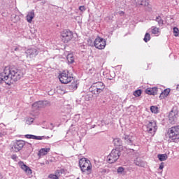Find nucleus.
I'll use <instances>...</instances> for the list:
<instances>
[{"label":"nucleus","mask_w":179,"mask_h":179,"mask_svg":"<svg viewBox=\"0 0 179 179\" xmlns=\"http://www.w3.org/2000/svg\"><path fill=\"white\" fill-rule=\"evenodd\" d=\"M26 73L24 69L9 68L5 67L3 71V76L4 78V83L10 86L13 82L20 80Z\"/></svg>","instance_id":"1"},{"label":"nucleus","mask_w":179,"mask_h":179,"mask_svg":"<svg viewBox=\"0 0 179 179\" xmlns=\"http://www.w3.org/2000/svg\"><path fill=\"white\" fill-rule=\"evenodd\" d=\"M79 166L83 173H85V171H90V170H92V164L90 163V160L86 158H81L80 159Z\"/></svg>","instance_id":"2"},{"label":"nucleus","mask_w":179,"mask_h":179,"mask_svg":"<svg viewBox=\"0 0 179 179\" xmlns=\"http://www.w3.org/2000/svg\"><path fill=\"white\" fill-rule=\"evenodd\" d=\"M120 156H121V152L119 150L113 149L110 155H108L107 160L110 164H113L120 159Z\"/></svg>","instance_id":"3"},{"label":"nucleus","mask_w":179,"mask_h":179,"mask_svg":"<svg viewBox=\"0 0 179 179\" xmlns=\"http://www.w3.org/2000/svg\"><path fill=\"white\" fill-rule=\"evenodd\" d=\"M169 141H176L179 139V126L173 127L169 131Z\"/></svg>","instance_id":"4"},{"label":"nucleus","mask_w":179,"mask_h":179,"mask_svg":"<svg viewBox=\"0 0 179 179\" xmlns=\"http://www.w3.org/2000/svg\"><path fill=\"white\" fill-rule=\"evenodd\" d=\"M62 41L66 44L73 38V33L70 30L65 29L61 33Z\"/></svg>","instance_id":"5"},{"label":"nucleus","mask_w":179,"mask_h":179,"mask_svg":"<svg viewBox=\"0 0 179 179\" xmlns=\"http://www.w3.org/2000/svg\"><path fill=\"white\" fill-rule=\"evenodd\" d=\"M59 79L61 83L66 84L69 82H72L73 77L69 76L68 71H63L61 74L59 75Z\"/></svg>","instance_id":"6"},{"label":"nucleus","mask_w":179,"mask_h":179,"mask_svg":"<svg viewBox=\"0 0 179 179\" xmlns=\"http://www.w3.org/2000/svg\"><path fill=\"white\" fill-rule=\"evenodd\" d=\"M106 39L102 38L100 36H98L94 42L95 48H97L98 50H104V48H106Z\"/></svg>","instance_id":"7"},{"label":"nucleus","mask_w":179,"mask_h":179,"mask_svg":"<svg viewBox=\"0 0 179 179\" xmlns=\"http://www.w3.org/2000/svg\"><path fill=\"white\" fill-rule=\"evenodd\" d=\"M91 87L94 88V93L100 94V93H102L103 90L106 88V85H104L103 82H96L94 83Z\"/></svg>","instance_id":"8"},{"label":"nucleus","mask_w":179,"mask_h":179,"mask_svg":"<svg viewBox=\"0 0 179 179\" xmlns=\"http://www.w3.org/2000/svg\"><path fill=\"white\" fill-rule=\"evenodd\" d=\"M146 128L147 132L153 136L155 134H156V131H157V124H156L155 121L152 120L148 122V124L146 125Z\"/></svg>","instance_id":"9"},{"label":"nucleus","mask_w":179,"mask_h":179,"mask_svg":"<svg viewBox=\"0 0 179 179\" xmlns=\"http://www.w3.org/2000/svg\"><path fill=\"white\" fill-rule=\"evenodd\" d=\"M177 117H178V112L176 110L173 109L169 115V121L170 124L177 122Z\"/></svg>","instance_id":"10"},{"label":"nucleus","mask_w":179,"mask_h":179,"mask_svg":"<svg viewBox=\"0 0 179 179\" xmlns=\"http://www.w3.org/2000/svg\"><path fill=\"white\" fill-rule=\"evenodd\" d=\"M24 146V141L22 140L17 141L15 143H14L12 150L13 152H20V150H22V148Z\"/></svg>","instance_id":"11"},{"label":"nucleus","mask_w":179,"mask_h":179,"mask_svg":"<svg viewBox=\"0 0 179 179\" xmlns=\"http://www.w3.org/2000/svg\"><path fill=\"white\" fill-rule=\"evenodd\" d=\"M123 139L127 145H132L135 141V136H134V134L131 133L129 135H124Z\"/></svg>","instance_id":"12"},{"label":"nucleus","mask_w":179,"mask_h":179,"mask_svg":"<svg viewBox=\"0 0 179 179\" xmlns=\"http://www.w3.org/2000/svg\"><path fill=\"white\" fill-rule=\"evenodd\" d=\"M27 58H34L36 55H38V50L36 48H30L26 51Z\"/></svg>","instance_id":"13"},{"label":"nucleus","mask_w":179,"mask_h":179,"mask_svg":"<svg viewBox=\"0 0 179 179\" xmlns=\"http://www.w3.org/2000/svg\"><path fill=\"white\" fill-rule=\"evenodd\" d=\"M18 165L20 167V169H22V170H23V171H24V173H26V174L30 175L33 173L31 171V169H30V167H29L26 164H24V163H23V162H22V161L19 162Z\"/></svg>","instance_id":"14"},{"label":"nucleus","mask_w":179,"mask_h":179,"mask_svg":"<svg viewBox=\"0 0 179 179\" xmlns=\"http://www.w3.org/2000/svg\"><path fill=\"white\" fill-rule=\"evenodd\" d=\"M46 104L47 101H39L33 103L32 107L34 110H37V108H41L44 107V106H45Z\"/></svg>","instance_id":"15"},{"label":"nucleus","mask_w":179,"mask_h":179,"mask_svg":"<svg viewBox=\"0 0 179 179\" xmlns=\"http://www.w3.org/2000/svg\"><path fill=\"white\" fill-rule=\"evenodd\" d=\"M34 16H36V15L34 14V10H32L30 12H28L27 15V21L28 22V23H31V22H33V19H34Z\"/></svg>","instance_id":"16"},{"label":"nucleus","mask_w":179,"mask_h":179,"mask_svg":"<svg viewBox=\"0 0 179 179\" xmlns=\"http://www.w3.org/2000/svg\"><path fill=\"white\" fill-rule=\"evenodd\" d=\"M146 94H150L155 96V94H157V87H154L151 88H148L145 90Z\"/></svg>","instance_id":"17"},{"label":"nucleus","mask_w":179,"mask_h":179,"mask_svg":"<svg viewBox=\"0 0 179 179\" xmlns=\"http://www.w3.org/2000/svg\"><path fill=\"white\" fill-rule=\"evenodd\" d=\"M50 148H41L38 153V157H43V156H45L46 155H48V152H50Z\"/></svg>","instance_id":"18"},{"label":"nucleus","mask_w":179,"mask_h":179,"mask_svg":"<svg viewBox=\"0 0 179 179\" xmlns=\"http://www.w3.org/2000/svg\"><path fill=\"white\" fill-rule=\"evenodd\" d=\"M134 164L136 166H138L139 167H145V166H146V163L140 158H136L134 160Z\"/></svg>","instance_id":"19"},{"label":"nucleus","mask_w":179,"mask_h":179,"mask_svg":"<svg viewBox=\"0 0 179 179\" xmlns=\"http://www.w3.org/2000/svg\"><path fill=\"white\" fill-rule=\"evenodd\" d=\"M169 94H170V89H166L161 93L159 99H164V97H167Z\"/></svg>","instance_id":"20"},{"label":"nucleus","mask_w":179,"mask_h":179,"mask_svg":"<svg viewBox=\"0 0 179 179\" xmlns=\"http://www.w3.org/2000/svg\"><path fill=\"white\" fill-rule=\"evenodd\" d=\"M151 33L155 36H159V34H160V29L156 27H152Z\"/></svg>","instance_id":"21"},{"label":"nucleus","mask_w":179,"mask_h":179,"mask_svg":"<svg viewBox=\"0 0 179 179\" xmlns=\"http://www.w3.org/2000/svg\"><path fill=\"white\" fill-rule=\"evenodd\" d=\"M66 59L69 64H73L75 62V57H73V54H69Z\"/></svg>","instance_id":"22"},{"label":"nucleus","mask_w":179,"mask_h":179,"mask_svg":"<svg viewBox=\"0 0 179 179\" xmlns=\"http://www.w3.org/2000/svg\"><path fill=\"white\" fill-rule=\"evenodd\" d=\"M157 157H158L159 160H160V162H164L168 158L166 154H159L157 155Z\"/></svg>","instance_id":"23"},{"label":"nucleus","mask_w":179,"mask_h":179,"mask_svg":"<svg viewBox=\"0 0 179 179\" xmlns=\"http://www.w3.org/2000/svg\"><path fill=\"white\" fill-rule=\"evenodd\" d=\"M115 146H122V141L120 138H115L113 140Z\"/></svg>","instance_id":"24"},{"label":"nucleus","mask_w":179,"mask_h":179,"mask_svg":"<svg viewBox=\"0 0 179 179\" xmlns=\"http://www.w3.org/2000/svg\"><path fill=\"white\" fill-rule=\"evenodd\" d=\"M138 5H142L143 6H148L149 5V1L148 0H138Z\"/></svg>","instance_id":"25"},{"label":"nucleus","mask_w":179,"mask_h":179,"mask_svg":"<svg viewBox=\"0 0 179 179\" xmlns=\"http://www.w3.org/2000/svg\"><path fill=\"white\" fill-rule=\"evenodd\" d=\"M155 22H157L159 26H163L164 24V21L162 20V17L157 16L155 19Z\"/></svg>","instance_id":"26"},{"label":"nucleus","mask_w":179,"mask_h":179,"mask_svg":"<svg viewBox=\"0 0 179 179\" xmlns=\"http://www.w3.org/2000/svg\"><path fill=\"white\" fill-rule=\"evenodd\" d=\"M150 111L154 114H157V113H159V108L157 106H152L150 107Z\"/></svg>","instance_id":"27"},{"label":"nucleus","mask_w":179,"mask_h":179,"mask_svg":"<svg viewBox=\"0 0 179 179\" xmlns=\"http://www.w3.org/2000/svg\"><path fill=\"white\" fill-rule=\"evenodd\" d=\"M11 20L14 23H16V22H18V20H19V17L16 14H13V15H11Z\"/></svg>","instance_id":"28"},{"label":"nucleus","mask_w":179,"mask_h":179,"mask_svg":"<svg viewBox=\"0 0 179 179\" xmlns=\"http://www.w3.org/2000/svg\"><path fill=\"white\" fill-rule=\"evenodd\" d=\"M78 82L72 83L70 85V89H71V90H76V89H78Z\"/></svg>","instance_id":"29"},{"label":"nucleus","mask_w":179,"mask_h":179,"mask_svg":"<svg viewBox=\"0 0 179 179\" xmlns=\"http://www.w3.org/2000/svg\"><path fill=\"white\" fill-rule=\"evenodd\" d=\"M143 40H144L145 43H148V41H150V34L149 33H146Z\"/></svg>","instance_id":"30"},{"label":"nucleus","mask_w":179,"mask_h":179,"mask_svg":"<svg viewBox=\"0 0 179 179\" xmlns=\"http://www.w3.org/2000/svg\"><path fill=\"white\" fill-rule=\"evenodd\" d=\"M141 94H142V90H137L134 92V96H135V97H139Z\"/></svg>","instance_id":"31"},{"label":"nucleus","mask_w":179,"mask_h":179,"mask_svg":"<svg viewBox=\"0 0 179 179\" xmlns=\"http://www.w3.org/2000/svg\"><path fill=\"white\" fill-rule=\"evenodd\" d=\"M173 34H174L175 37H178V34H179L178 28L173 27Z\"/></svg>","instance_id":"32"},{"label":"nucleus","mask_w":179,"mask_h":179,"mask_svg":"<svg viewBox=\"0 0 179 179\" xmlns=\"http://www.w3.org/2000/svg\"><path fill=\"white\" fill-rule=\"evenodd\" d=\"M34 122V119L33 117H29L27 120V124H28V125H31V124H33Z\"/></svg>","instance_id":"33"},{"label":"nucleus","mask_w":179,"mask_h":179,"mask_svg":"<svg viewBox=\"0 0 179 179\" xmlns=\"http://www.w3.org/2000/svg\"><path fill=\"white\" fill-rule=\"evenodd\" d=\"M1 83H5V78L3 77V73H0V85Z\"/></svg>","instance_id":"34"},{"label":"nucleus","mask_w":179,"mask_h":179,"mask_svg":"<svg viewBox=\"0 0 179 179\" xmlns=\"http://www.w3.org/2000/svg\"><path fill=\"white\" fill-rule=\"evenodd\" d=\"M49 178H51V179H58V176L55 175V174H50V175H49Z\"/></svg>","instance_id":"35"},{"label":"nucleus","mask_w":179,"mask_h":179,"mask_svg":"<svg viewBox=\"0 0 179 179\" xmlns=\"http://www.w3.org/2000/svg\"><path fill=\"white\" fill-rule=\"evenodd\" d=\"M124 167H119L118 169H117V173L120 174V173H124Z\"/></svg>","instance_id":"36"},{"label":"nucleus","mask_w":179,"mask_h":179,"mask_svg":"<svg viewBox=\"0 0 179 179\" xmlns=\"http://www.w3.org/2000/svg\"><path fill=\"white\" fill-rule=\"evenodd\" d=\"M25 138H27V139H34V135L27 134V135H25Z\"/></svg>","instance_id":"37"},{"label":"nucleus","mask_w":179,"mask_h":179,"mask_svg":"<svg viewBox=\"0 0 179 179\" xmlns=\"http://www.w3.org/2000/svg\"><path fill=\"white\" fill-rule=\"evenodd\" d=\"M75 20L78 22V23H82V20L80 19V16H76Z\"/></svg>","instance_id":"38"},{"label":"nucleus","mask_w":179,"mask_h":179,"mask_svg":"<svg viewBox=\"0 0 179 179\" xmlns=\"http://www.w3.org/2000/svg\"><path fill=\"white\" fill-rule=\"evenodd\" d=\"M79 10H80V12H85V10H86V8L84 6H80L79 7Z\"/></svg>","instance_id":"39"},{"label":"nucleus","mask_w":179,"mask_h":179,"mask_svg":"<svg viewBox=\"0 0 179 179\" xmlns=\"http://www.w3.org/2000/svg\"><path fill=\"white\" fill-rule=\"evenodd\" d=\"M33 139H36V141H41V139H43V137L37 136L34 135V138Z\"/></svg>","instance_id":"40"},{"label":"nucleus","mask_w":179,"mask_h":179,"mask_svg":"<svg viewBox=\"0 0 179 179\" xmlns=\"http://www.w3.org/2000/svg\"><path fill=\"white\" fill-rule=\"evenodd\" d=\"M101 124H105V125H109L110 124V121H102Z\"/></svg>","instance_id":"41"},{"label":"nucleus","mask_w":179,"mask_h":179,"mask_svg":"<svg viewBox=\"0 0 179 179\" xmlns=\"http://www.w3.org/2000/svg\"><path fill=\"white\" fill-rule=\"evenodd\" d=\"M159 170H163V169H164V166L163 165V164H161L159 165Z\"/></svg>","instance_id":"42"},{"label":"nucleus","mask_w":179,"mask_h":179,"mask_svg":"<svg viewBox=\"0 0 179 179\" xmlns=\"http://www.w3.org/2000/svg\"><path fill=\"white\" fill-rule=\"evenodd\" d=\"M176 90H178V92H179V84L176 87Z\"/></svg>","instance_id":"43"},{"label":"nucleus","mask_w":179,"mask_h":179,"mask_svg":"<svg viewBox=\"0 0 179 179\" xmlns=\"http://www.w3.org/2000/svg\"><path fill=\"white\" fill-rule=\"evenodd\" d=\"M17 50H19V48H15L14 49V50H15V51H17Z\"/></svg>","instance_id":"44"},{"label":"nucleus","mask_w":179,"mask_h":179,"mask_svg":"<svg viewBox=\"0 0 179 179\" xmlns=\"http://www.w3.org/2000/svg\"><path fill=\"white\" fill-rule=\"evenodd\" d=\"M16 157H16L15 155H13V157H12V159H16Z\"/></svg>","instance_id":"45"},{"label":"nucleus","mask_w":179,"mask_h":179,"mask_svg":"<svg viewBox=\"0 0 179 179\" xmlns=\"http://www.w3.org/2000/svg\"><path fill=\"white\" fill-rule=\"evenodd\" d=\"M0 138H2V133H0Z\"/></svg>","instance_id":"46"},{"label":"nucleus","mask_w":179,"mask_h":179,"mask_svg":"<svg viewBox=\"0 0 179 179\" xmlns=\"http://www.w3.org/2000/svg\"><path fill=\"white\" fill-rule=\"evenodd\" d=\"M2 92V88L0 87V93Z\"/></svg>","instance_id":"47"},{"label":"nucleus","mask_w":179,"mask_h":179,"mask_svg":"<svg viewBox=\"0 0 179 179\" xmlns=\"http://www.w3.org/2000/svg\"><path fill=\"white\" fill-rule=\"evenodd\" d=\"M109 79V80H113V78H108Z\"/></svg>","instance_id":"48"},{"label":"nucleus","mask_w":179,"mask_h":179,"mask_svg":"<svg viewBox=\"0 0 179 179\" xmlns=\"http://www.w3.org/2000/svg\"><path fill=\"white\" fill-rule=\"evenodd\" d=\"M57 173H58V174H59V171H57Z\"/></svg>","instance_id":"49"},{"label":"nucleus","mask_w":179,"mask_h":179,"mask_svg":"<svg viewBox=\"0 0 179 179\" xmlns=\"http://www.w3.org/2000/svg\"><path fill=\"white\" fill-rule=\"evenodd\" d=\"M122 13H124V12H122Z\"/></svg>","instance_id":"50"},{"label":"nucleus","mask_w":179,"mask_h":179,"mask_svg":"<svg viewBox=\"0 0 179 179\" xmlns=\"http://www.w3.org/2000/svg\"><path fill=\"white\" fill-rule=\"evenodd\" d=\"M77 179H79V178H77Z\"/></svg>","instance_id":"51"}]
</instances>
